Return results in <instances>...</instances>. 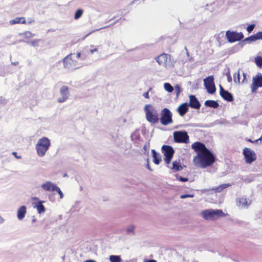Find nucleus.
Instances as JSON below:
<instances>
[{
  "label": "nucleus",
  "instance_id": "f257e3e1",
  "mask_svg": "<svg viewBox=\"0 0 262 262\" xmlns=\"http://www.w3.org/2000/svg\"><path fill=\"white\" fill-rule=\"evenodd\" d=\"M191 148L196 153L193 159L194 166L205 168L212 165L215 161L213 154L206 147L204 144L196 142L191 145Z\"/></svg>",
  "mask_w": 262,
  "mask_h": 262
},
{
  "label": "nucleus",
  "instance_id": "f03ea898",
  "mask_svg": "<svg viewBox=\"0 0 262 262\" xmlns=\"http://www.w3.org/2000/svg\"><path fill=\"white\" fill-rule=\"evenodd\" d=\"M51 146V141L46 137L39 139L35 145L37 155L39 157H43Z\"/></svg>",
  "mask_w": 262,
  "mask_h": 262
},
{
  "label": "nucleus",
  "instance_id": "7ed1b4c3",
  "mask_svg": "<svg viewBox=\"0 0 262 262\" xmlns=\"http://www.w3.org/2000/svg\"><path fill=\"white\" fill-rule=\"evenodd\" d=\"M145 117L147 121L152 124H156L159 121L158 111L151 104H146L144 107Z\"/></svg>",
  "mask_w": 262,
  "mask_h": 262
},
{
  "label": "nucleus",
  "instance_id": "20e7f679",
  "mask_svg": "<svg viewBox=\"0 0 262 262\" xmlns=\"http://www.w3.org/2000/svg\"><path fill=\"white\" fill-rule=\"evenodd\" d=\"M201 216L206 220H216L220 217L225 216V213L222 210L212 209L203 210L201 213Z\"/></svg>",
  "mask_w": 262,
  "mask_h": 262
},
{
  "label": "nucleus",
  "instance_id": "39448f33",
  "mask_svg": "<svg viewBox=\"0 0 262 262\" xmlns=\"http://www.w3.org/2000/svg\"><path fill=\"white\" fill-rule=\"evenodd\" d=\"M172 113L167 108H163L161 112V123L163 125H167L173 122L172 119Z\"/></svg>",
  "mask_w": 262,
  "mask_h": 262
},
{
  "label": "nucleus",
  "instance_id": "423d86ee",
  "mask_svg": "<svg viewBox=\"0 0 262 262\" xmlns=\"http://www.w3.org/2000/svg\"><path fill=\"white\" fill-rule=\"evenodd\" d=\"M174 141L176 143H187L189 136L185 131H176L173 134Z\"/></svg>",
  "mask_w": 262,
  "mask_h": 262
},
{
  "label": "nucleus",
  "instance_id": "0eeeda50",
  "mask_svg": "<svg viewBox=\"0 0 262 262\" xmlns=\"http://www.w3.org/2000/svg\"><path fill=\"white\" fill-rule=\"evenodd\" d=\"M161 149L165 157L164 161L167 164H169L174 152V149L171 146L165 145L162 146Z\"/></svg>",
  "mask_w": 262,
  "mask_h": 262
},
{
  "label": "nucleus",
  "instance_id": "6e6552de",
  "mask_svg": "<svg viewBox=\"0 0 262 262\" xmlns=\"http://www.w3.org/2000/svg\"><path fill=\"white\" fill-rule=\"evenodd\" d=\"M72 54H70L62 59L64 68L68 69H76L78 68V65L77 62L72 58Z\"/></svg>",
  "mask_w": 262,
  "mask_h": 262
},
{
  "label": "nucleus",
  "instance_id": "1a4fd4ad",
  "mask_svg": "<svg viewBox=\"0 0 262 262\" xmlns=\"http://www.w3.org/2000/svg\"><path fill=\"white\" fill-rule=\"evenodd\" d=\"M155 59L160 65L166 68L170 67L172 65L170 55L169 54L163 53L157 57Z\"/></svg>",
  "mask_w": 262,
  "mask_h": 262
},
{
  "label": "nucleus",
  "instance_id": "9d476101",
  "mask_svg": "<svg viewBox=\"0 0 262 262\" xmlns=\"http://www.w3.org/2000/svg\"><path fill=\"white\" fill-rule=\"evenodd\" d=\"M213 76H209L204 79V85L207 92L210 94H213L215 92L216 89L214 83Z\"/></svg>",
  "mask_w": 262,
  "mask_h": 262
},
{
  "label": "nucleus",
  "instance_id": "9b49d317",
  "mask_svg": "<svg viewBox=\"0 0 262 262\" xmlns=\"http://www.w3.org/2000/svg\"><path fill=\"white\" fill-rule=\"evenodd\" d=\"M226 36L230 42L238 41L244 38V35L242 32H231L230 31L226 32Z\"/></svg>",
  "mask_w": 262,
  "mask_h": 262
},
{
  "label": "nucleus",
  "instance_id": "f8f14e48",
  "mask_svg": "<svg viewBox=\"0 0 262 262\" xmlns=\"http://www.w3.org/2000/svg\"><path fill=\"white\" fill-rule=\"evenodd\" d=\"M243 154L247 163L251 164L256 159L255 152L249 148L244 149Z\"/></svg>",
  "mask_w": 262,
  "mask_h": 262
},
{
  "label": "nucleus",
  "instance_id": "ddd939ff",
  "mask_svg": "<svg viewBox=\"0 0 262 262\" xmlns=\"http://www.w3.org/2000/svg\"><path fill=\"white\" fill-rule=\"evenodd\" d=\"M262 87V74L257 73L252 78L251 89L252 92H255L258 88Z\"/></svg>",
  "mask_w": 262,
  "mask_h": 262
},
{
  "label": "nucleus",
  "instance_id": "4468645a",
  "mask_svg": "<svg viewBox=\"0 0 262 262\" xmlns=\"http://www.w3.org/2000/svg\"><path fill=\"white\" fill-rule=\"evenodd\" d=\"M60 97L57 100L59 103H63L66 101L69 97L70 92L69 88L66 85L61 87L59 90Z\"/></svg>",
  "mask_w": 262,
  "mask_h": 262
},
{
  "label": "nucleus",
  "instance_id": "2eb2a0df",
  "mask_svg": "<svg viewBox=\"0 0 262 262\" xmlns=\"http://www.w3.org/2000/svg\"><path fill=\"white\" fill-rule=\"evenodd\" d=\"M57 185L51 181H47L41 185L42 189L46 191L53 192L56 188Z\"/></svg>",
  "mask_w": 262,
  "mask_h": 262
},
{
  "label": "nucleus",
  "instance_id": "dca6fc26",
  "mask_svg": "<svg viewBox=\"0 0 262 262\" xmlns=\"http://www.w3.org/2000/svg\"><path fill=\"white\" fill-rule=\"evenodd\" d=\"M189 105L193 108L199 109L201 106V104L197 99L196 97L194 95H190L189 96Z\"/></svg>",
  "mask_w": 262,
  "mask_h": 262
},
{
  "label": "nucleus",
  "instance_id": "f3484780",
  "mask_svg": "<svg viewBox=\"0 0 262 262\" xmlns=\"http://www.w3.org/2000/svg\"><path fill=\"white\" fill-rule=\"evenodd\" d=\"M251 203L250 201L245 198H239L237 200V205L241 208H247Z\"/></svg>",
  "mask_w": 262,
  "mask_h": 262
},
{
  "label": "nucleus",
  "instance_id": "a211bd4d",
  "mask_svg": "<svg viewBox=\"0 0 262 262\" xmlns=\"http://www.w3.org/2000/svg\"><path fill=\"white\" fill-rule=\"evenodd\" d=\"M220 93L224 99L228 101H232L233 100V96L231 94L227 91H225L221 85H220Z\"/></svg>",
  "mask_w": 262,
  "mask_h": 262
},
{
  "label": "nucleus",
  "instance_id": "6ab92c4d",
  "mask_svg": "<svg viewBox=\"0 0 262 262\" xmlns=\"http://www.w3.org/2000/svg\"><path fill=\"white\" fill-rule=\"evenodd\" d=\"M188 111V104L184 103L181 104L177 108V112L181 116H183Z\"/></svg>",
  "mask_w": 262,
  "mask_h": 262
},
{
  "label": "nucleus",
  "instance_id": "aec40b11",
  "mask_svg": "<svg viewBox=\"0 0 262 262\" xmlns=\"http://www.w3.org/2000/svg\"><path fill=\"white\" fill-rule=\"evenodd\" d=\"M27 213L26 206H22L19 207L17 211V217L19 220H22L25 216Z\"/></svg>",
  "mask_w": 262,
  "mask_h": 262
},
{
  "label": "nucleus",
  "instance_id": "412c9836",
  "mask_svg": "<svg viewBox=\"0 0 262 262\" xmlns=\"http://www.w3.org/2000/svg\"><path fill=\"white\" fill-rule=\"evenodd\" d=\"M230 185L229 184H222L218 187L213 188L211 189H205L204 190V192H207L208 191H212L214 192H221L224 189L230 186Z\"/></svg>",
  "mask_w": 262,
  "mask_h": 262
},
{
  "label": "nucleus",
  "instance_id": "4be33fe9",
  "mask_svg": "<svg viewBox=\"0 0 262 262\" xmlns=\"http://www.w3.org/2000/svg\"><path fill=\"white\" fill-rule=\"evenodd\" d=\"M151 152L154 158L153 162L156 164H159L161 161V155L157 152L155 149H152Z\"/></svg>",
  "mask_w": 262,
  "mask_h": 262
},
{
  "label": "nucleus",
  "instance_id": "5701e85b",
  "mask_svg": "<svg viewBox=\"0 0 262 262\" xmlns=\"http://www.w3.org/2000/svg\"><path fill=\"white\" fill-rule=\"evenodd\" d=\"M26 23L25 18L24 17H16L13 19L10 20V24L11 25H14L16 24H25Z\"/></svg>",
  "mask_w": 262,
  "mask_h": 262
},
{
  "label": "nucleus",
  "instance_id": "b1692460",
  "mask_svg": "<svg viewBox=\"0 0 262 262\" xmlns=\"http://www.w3.org/2000/svg\"><path fill=\"white\" fill-rule=\"evenodd\" d=\"M43 201H40L35 206L38 213L41 214L46 211L45 206L42 205Z\"/></svg>",
  "mask_w": 262,
  "mask_h": 262
},
{
  "label": "nucleus",
  "instance_id": "393cba45",
  "mask_svg": "<svg viewBox=\"0 0 262 262\" xmlns=\"http://www.w3.org/2000/svg\"><path fill=\"white\" fill-rule=\"evenodd\" d=\"M205 105L207 106L214 108H217L219 105V103L214 100H206L205 102Z\"/></svg>",
  "mask_w": 262,
  "mask_h": 262
},
{
  "label": "nucleus",
  "instance_id": "a878e982",
  "mask_svg": "<svg viewBox=\"0 0 262 262\" xmlns=\"http://www.w3.org/2000/svg\"><path fill=\"white\" fill-rule=\"evenodd\" d=\"M183 167L180 164V163L179 161H174L172 163V166L171 168V169L174 170V171H180L182 169Z\"/></svg>",
  "mask_w": 262,
  "mask_h": 262
},
{
  "label": "nucleus",
  "instance_id": "bb28decb",
  "mask_svg": "<svg viewBox=\"0 0 262 262\" xmlns=\"http://www.w3.org/2000/svg\"><path fill=\"white\" fill-rule=\"evenodd\" d=\"M109 259L111 262H121V258L119 255H112L110 256Z\"/></svg>",
  "mask_w": 262,
  "mask_h": 262
},
{
  "label": "nucleus",
  "instance_id": "cd10ccee",
  "mask_svg": "<svg viewBox=\"0 0 262 262\" xmlns=\"http://www.w3.org/2000/svg\"><path fill=\"white\" fill-rule=\"evenodd\" d=\"M19 35L22 36L26 38H30L34 37L35 36V34H32L30 31H26L25 32L19 33Z\"/></svg>",
  "mask_w": 262,
  "mask_h": 262
},
{
  "label": "nucleus",
  "instance_id": "c85d7f7f",
  "mask_svg": "<svg viewBox=\"0 0 262 262\" xmlns=\"http://www.w3.org/2000/svg\"><path fill=\"white\" fill-rule=\"evenodd\" d=\"M164 88L169 93L172 92L174 90V88L172 87V86L169 83H165L164 84Z\"/></svg>",
  "mask_w": 262,
  "mask_h": 262
},
{
  "label": "nucleus",
  "instance_id": "c756f323",
  "mask_svg": "<svg viewBox=\"0 0 262 262\" xmlns=\"http://www.w3.org/2000/svg\"><path fill=\"white\" fill-rule=\"evenodd\" d=\"M135 226L134 225H129L126 228V232L128 234H134L135 233Z\"/></svg>",
  "mask_w": 262,
  "mask_h": 262
},
{
  "label": "nucleus",
  "instance_id": "7c9ffc66",
  "mask_svg": "<svg viewBox=\"0 0 262 262\" xmlns=\"http://www.w3.org/2000/svg\"><path fill=\"white\" fill-rule=\"evenodd\" d=\"M40 39H34L30 41H27V43L28 44L31 45L33 47H38L39 46V42L40 41Z\"/></svg>",
  "mask_w": 262,
  "mask_h": 262
},
{
  "label": "nucleus",
  "instance_id": "2f4dec72",
  "mask_svg": "<svg viewBox=\"0 0 262 262\" xmlns=\"http://www.w3.org/2000/svg\"><path fill=\"white\" fill-rule=\"evenodd\" d=\"M233 79L234 82L236 83H240V73L239 71L233 75Z\"/></svg>",
  "mask_w": 262,
  "mask_h": 262
},
{
  "label": "nucleus",
  "instance_id": "473e14b6",
  "mask_svg": "<svg viewBox=\"0 0 262 262\" xmlns=\"http://www.w3.org/2000/svg\"><path fill=\"white\" fill-rule=\"evenodd\" d=\"M82 14L83 10L81 9H78L75 13L74 18L75 19H79L82 16Z\"/></svg>",
  "mask_w": 262,
  "mask_h": 262
},
{
  "label": "nucleus",
  "instance_id": "72a5a7b5",
  "mask_svg": "<svg viewBox=\"0 0 262 262\" xmlns=\"http://www.w3.org/2000/svg\"><path fill=\"white\" fill-rule=\"evenodd\" d=\"M255 62L258 67L261 68L262 67V57L261 56H257L255 58Z\"/></svg>",
  "mask_w": 262,
  "mask_h": 262
},
{
  "label": "nucleus",
  "instance_id": "f704fd0d",
  "mask_svg": "<svg viewBox=\"0 0 262 262\" xmlns=\"http://www.w3.org/2000/svg\"><path fill=\"white\" fill-rule=\"evenodd\" d=\"M256 40H257V38H256V35L255 34V35H252L250 37H248L245 38L244 40V41H256Z\"/></svg>",
  "mask_w": 262,
  "mask_h": 262
},
{
  "label": "nucleus",
  "instance_id": "c9c22d12",
  "mask_svg": "<svg viewBox=\"0 0 262 262\" xmlns=\"http://www.w3.org/2000/svg\"><path fill=\"white\" fill-rule=\"evenodd\" d=\"M174 90L176 92V96L178 97L181 92V89L180 86L177 84L174 86Z\"/></svg>",
  "mask_w": 262,
  "mask_h": 262
},
{
  "label": "nucleus",
  "instance_id": "e433bc0d",
  "mask_svg": "<svg viewBox=\"0 0 262 262\" xmlns=\"http://www.w3.org/2000/svg\"><path fill=\"white\" fill-rule=\"evenodd\" d=\"M176 179H177V180L180 181L181 182H187V181H188V178H183V177H182L181 176H179L178 174L176 175Z\"/></svg>",
  "mask_w": 262,
  "mask_h": 262
},
{
  "label": "nucleus",
  "instance_id": "4c0bfd02",
  "mask_svg": "<svg viewBox=\"0 0 262 262\" xmlns=\"http://www.w3.org/2000/svg\"><path fill=\"white\" fill-rule=\"evenodd\" d=\"M57 191L58 193L60 195V199H62L63 198V194L62 192L61 191L60 189L57 186L56 188L55 189V191Z\"/></svg>",
  "mask_w": 262,
  "mask_h": 262
},
{
  "label": "nucleus",
  "instance_id": "58836bf2",
  "mask_svg": "<svg viewBox=\"0 0 262 262\" xmlns=\"http://www.w3.org/2000/svg\"><path fill=\"white\" fill-rule=\"evenodd\" d=\"M255 27V24H251V25H249L247 27V31L249 32V33H250L251 32H252L253 31V30L254 29V27Z\"/></svg>",
  "mask_w": 262,
  "mask_h": 262
},
{
  "label": "nucleus",
  "instance_id": "ea45409f",
  "mask_svg": "<svg viewBox=\"0 0 262 262\" xmlns=\"http://www.w3.org/2000/svg\"><path fill=\"white\" fill-rule=\"evenodd\" d=\"M91 48L92 49L90 50V52L91 54H93L94 52L98 51V48L95 47L93 45H91Z\"/></svg>",
  "mask_w": 262,
  "mask_h": 262
},
{
  "label": "nucleus",
  "instance_id": "a19ab883",
  "mask_svg": "<svg viewBox=\"0 0 262 262\" xmlns=\"http://www.w3.org/2000/svg\"><path fill=\"white\" fill-rule=\"evenodd\" d=\"M194 197V195L191 194H183V195H181L180 196V198L181 199H185L186 198H193Z\"/></svg>",
  "mask_w": 262,
  "mask_h": 262
},
{
  "label": "nucleus",
  "instance_id": "79ce46f5",
  "mask_svg": "<svg viewBox=\"0 0 262 262\" xmlns=\"http://www.w3.org/2000/svg\"><path fill=\"white\" fill-rule=\"evenodd\" d=\"M246 77H247V74L245 73H243V79L241 81V83L247 82V80Z\"/></svg>",
  "mask_w": 262,
  "mask_h": 262
},
{
  "label": "nucleus",
  "instance_id": "37998d69",
  "mask_svg": "<svg viewBox=\"0 0 262 262\" xmlns=\"http://www.w3.org/2000/svg\"><path fill=\"white\" fill-rule=\"evenodd\" d=\"M257 40L258 39H262V32H259L255 34Z\"/></svg>",
  "mask_w": 262,
  "mask_h": 262
},
{
  "label": "nucleus",
  "instance_id": "c03bdc74",
  "mask_svg": "<svg viewBox=\"0 0 262 262\" xmlns=\"http://www.w3.org/2000/svg\"><path fill=\"white\" fill-rule=\"evenodd\" d=\"M13 155L15 156V157L17 159H20L21 158V156H18L16 152H12Z\"/></svg>",
  "mask_w": 262,
  "mask_h": 262
},
{
  "label": "nucleus",
  "instance_id": "a18cd8bd",
  "mask_svg": "<svg viewBox=\"0 0 262 262\" xmlns=\"http://www.w3.org/2000/svg\"><path fill=\"white\" fill-rule=\"evenodd\" d=\"M228 82H230L232 81V77L230 74L229 69H228V75L227 77Z\"/></svg>",
  "mask_w": 262,
  "mask_h": 262
},
{
  "label": "nucleus",
  "instance_id": "49530a36",
  "mask_svg": "<svg viewBox=\"0 0 262 262\" xmlns=\"http://www.w3.org/2000/svg\"><path fill=\"white\" fill-rule=\"evenodd\" d=\"M143 96L147 99L149 98V93L148 92H145L143 94Z\"/></svg>",
  "mask_w": 262,
  "mask_h": 262
},
{
  "label": "nucleus",
  "instance_id": "de8ad7c7",
  "mask_svg": "<svg viewBox=\"0 0 262 262\" xmlns=\"http://www.w3.org/2000/svg\"><path fill=\"white\" fill-rule=\"evenodd\" d=\"M28 20L29 24H31L34 21V20L32 18H28Z\"/></svg>",
  "mask_w": 262,
  "mask_h": 262
},
{
  "label": "nucleus",
  "instance_id": "09e8293b",
  "mask_svg": "<svg viewBox=\"0 0 262 262\" xmlns=\"http://www.w3.org/2000/svg\"><path fill=\"white\" fill-rule=\"evenodd\" d=\"M147 168H148V170H149L150 171H152V169L150 168L149 164H147Z\"/></svg>",
  "mask_w": 262,
  "mask_h": 262
},
{
  "label": "nucleus",
  "instance_id": "8fccbe9b",
  "mask_svg": "<svg viewBox=\"0 0 262 262\" xmlns=\"http://www.w3.org/2000/svg\"><path fill=\"white\" fill-rule=\"evenodd\" d=\"M84 262H96V261L94 260H92V259H89V260H86L84 261Z\"/></svg>",
  "mask_w": 262,
  "mask_h": 262
},
{
  "label": "nucleus",
  "instance_id": "3c124183",
  "mask_svg": "<svg viewBox=\"0 0 262 262\" xmlns=\"http://www.w3.org/2000/svg\"><path fill=\"white\" fill-rule=\"evenodd\" d=\"M145 262H157V261H156V260H155L154 259H150V260H146Z\"/></svg>",
  "mask_w": 262,
  "mask_h": 262
},
{
  "label": "nucleus",
  "instance_id": "603ef678",
  "mask_svg": "<svg viewBox=\"0 0 262 262\" xmlns=\"http://www.w3.org/2000/svg\"><path fill=\"white\" fill-rule=\"evenodd\" d=\"M81 56V53L80 52H78L76 54V56L77 58H79Z\"/></svg>",
  "mask_w": 262,
  "mask_h": 262
},
{
  "label": "nucleus",
  "instance_id": "864d4df0",
  "mask_svg": "<svg viewBox=\"0 0 262 262\" xmlns=\"http://www.w3.org/2000/svg\"><path fill=\"white\" fill-rule=\"evenodd\" d=\"M101 29H102V28H101ZM100 30V29H96V30H94V31H92L91 32H90V33H92L93 32H94L95 31H99V30Z\"/></svg>",
  "mask_w": 262,
  "mask_h": 262
},
{
  "label": "nucleus",
  "instance_id": "5fc2aeb1",
  "mask_svg": "<svg viewBox=\"0 0 262 262\" xmlns=\"http://www.w3.org/2000/svg\"><path fill=\"white\" fill-rule=\"evenodd\" d=\"M136 133H134L132 135V138L133 139L134 137L136 136Z\"/></svg>",
  "mask_w": 262,
  "mask_h": 262
},
{
  "label": "nucleus",
  "instance_id": "6e6d98bb",
  "mask_svg": "<svg viewBox=\"0 0 262 262\" xmlns=\"http://www.w3.org/2000/svg\"><path fill=\"white\" fill-rule=\"evenodd\" d=\"M151 90H152L151 88H149L147 92H148V93H149L150 91H151Z\"/></svg>",
  "mask_w": 262,
  "mask_h": 262
},
{
  "label": "nucleus",
  "instance_id": "4d7b16f0",
  "mask_svg": "<svg viewBox=\"0 0 262 262\" xmlns=\"http://www.w3.org/2000/svg\"><path fill=\"white\" fill-rule=\"evenodd\" d=\"M14 65H16L17 64H18V62H14V63H12Z\"/></svg>",
  "mask_w": 262,
  "mask_h": 262
},
{
  "label": "nucleus",
  "instance_id": "13d9d810",
  "mask_svg": "<svg viewBox=\"0 0 262 262\" xmlns=\"http://www.w3.org/2000/svg\"><path fill=\"white\" fill-rule=\"evenodd\" d=\"M226 75H227V76L228 77V71L227 72V73L226 74Z\"/></svg>",
  "mask_w": 262,
  "mask_h": 262
},
{
  "label": "nucleus",
  "instance_id": "bf43d9fd",
  "mask_svg": "<svg viewBox=\"0 0 262 262\" xmlns=\"http://www.w3.org/2000/svg\"><path fill=\"white\" fill-rule=\"evenodd\" d=\"M32 222H35V219H33V220H32Z\"/></svg>",
  "mask_w": 262,
  "mask_h": 262
}]
</instances>
